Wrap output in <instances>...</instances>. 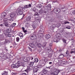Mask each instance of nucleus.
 Wrapping results in <instances>:
<instances>
[{
  "mask_svg": "<svg viewBox=\"0 0 75 75\" xmlns=\"http://www.w3.org/2000/svg\"><path fill=\"white\" fill-rule=\"evenodd\" d=\"M31 7V4H29L28 5H25L23 6V7H20L18 8V10L16 11V13H19L21 15H22L23 13V10H25L27 8H29Z\"/></svg>",
  "mask_w": 75,
  "mask_h": 75,
  "instance_id": "obj_1",
  "label": "nucleus"
},
{
  "mask_svg": "<svg viewBox=\"0 0 75 75\" xmlns=\"http://www.w3.org/2000/svg\"><path fill=\"white\" fill-rule=\"evenodd\" d=\"M44 30H45V28L43 27L40 28V29L39 30L38 35V37L41 38L43 37V36H44L43 34L44 33Z\"/></svg>",
  "mask_w": 75,
  "mask_h": 75,
  "instance_id": "obj_2",
  "label": "nucleus"
},
{
  "mask_svg": "<svg viewBox=\"0 0 75 75\" xmlns=\"http://www.w3.org/2000/svg\"><path fill=\"white\" fill-rule=\"evenodd\" d=\"M18 9H15L14 10V13H11L10 14V16L11 18H13L15 16H16V13H19V12H17L16 11H18Z\"/></svg>",
  "mask_w": 75,
  "mask_h": 75,
  "instance_id": "obj_3",
  "label": "nucleus"
},
{
  "mask_svg": "<svg viewBox=\"0 0 75 75\" xmlns=\"http://www.w3.org/2000/svg\"><path fill=\"white\" fill-rule=\"evenodd\" d=\"M44 8H45V10H47V11H48V10H51V4H49L47 5H46L45 6H44Z\"/></svg>",
  "mask_w": 75,
  "mask_h": 75,
  "instance_id": "obj_4",
  "label": "nucleus"
},
{
  "mask_svg": "<svg viewBox=\"0 0 75 75\" xmlns=\"http://www.w3.org/2000/svg\"><path fill=\"white\" fill-rule=\"evenodd\" d=\"M61 26V24L59 23H57L56 25L55 24H53L50 27V29L51 30H53L54 28H55V27H60Z\"/></svg>",
  "mask_w": 75,
  "mask_h": 75,
  "instance_id": "obj_5",
  "label": "nucleus"
},
{
  "mask_svg": "<svg viewBox=\"0 0 75 75\" xmlns=\"http://www.w3.org/2000/svg\"><path fill=\"white\" fill-rule=\"evenodd\" d=\"M20 66V64L18 63H16L15 64H13L11 65V68L12 69L16 68H18Z\"/></svg>",
  "mask_w": 75,
  "mask_h": 75,
  "instance_id": "obj_6",
  "label": "nucleus"
},
{
  "mask_svg": "<svg viewBox=\"0 0 75 75\" xmlns=\"http://www.w3.org/2000/svg\"><path fill=\"white\" fill-rule=\"evenodd\" d=\"M38 13H35L34 16H35V18H36L37 20L38 21H40V17L38 16Z\"/></svg>",
  "mask_w": 75,
  "mask_h": 75,
  "instance_id": "obj_7",
  "label": "nucleus"
},
{
  "mask_svg": "<svg viewBox=\"0 0 75 75\" xmlns=\"http://www.w3.org/2000/svg\"><path fill=\"white\" fill-rule=\"evenodd\" d=\"M48 12V10H47L45 9L43 11L42 9H40L39 11V13L40 14H42L43 12L44 13H46Z\"/></svg>",
  "mask_w": 75,
  "mask_h": 75,
  "instance_id": "obj_8",
  "label": "nucleus"
},
{
  "mask_svg": "<svg viewBox=\"0 0 75 75\" xmlns=\"http://www.w3.org/2000/svg\"><path fill=\"white\" fill-rule=\"evenodd\" d=\"M11 41V39L9 38L8 39H6L3 42L4 44H7L8 42H10Z\"/></svg>",
  "mask_w": 75,
  "mask_h": 75,
  "instance_id": "obj_9",
  "label": "nucleus"
},
{
  "mask_svg": "<svg viewBox=\"0 0 75 75\" xmlns=\"http://www.w3.org/2000/svg\"><path fill=\"white\" fill-rule=\"evenodd\" d=\"M54 13H57V12L58 13H59L60 11H61V10H60V9L59 8H55L54 9Z\"/></svg>",
  "mask_w": 75,
  "mask_h": 75,
  "instance_id": "obj_10",
  "label": "nucleus"
},
{
  "mask_svg": "<svg viewBox=\"0 0 75 75\" xmlns=\"http://www.w3.org/2000/svg\"><path fill=\"white\" fill-rule=\"evenodd\" d=\"M30 38L32 40H36V38H37V36L35 35H32L30 37Z\"/></svg>",
  "mask_w": 75,
  "mask_h": 75,
  "instance_id": "obj_11",
  "label": "nucleus"
},
{
  "mask_svg": "<svg viewBox=\"0 0 75 75\" xmlns=\"http://www.w3.org/2000/svg\"><path fill=\"white\" fill-rule=\"evenodd\" d=\"M54 74H55L56 75H58V74L59 73V70L57 69H54Z\"/></svg>",
  "mask_w": 75,
  "mask_h": 75,
  "instance_id": "obj_12",
  "label": "nucleus"
},
{
  "mask_svg": "<svg viewBox=\"0 0 75 75\" xmlns=\"http://www.w3.org/2000/svg\"><path fill=\"white\" fill-rule=\"evenodd\" d=\"M38 69L37 67H35L33 68V72L35 73L37 72V71H38Z\"/></svg>",
  "mask_w": 75,
  "mask_h": 75,
  "instance_id": "obj_13",
  "label": "nucleus"
},
{
  "mask_svg": "<svg viewBox=\"0 0 75 75\" xmlns=\"http://www.w3.org/2000/svg\"><path fill=\"white\" fill-rule=\"evenodd\" d=\"M4 35H0V40L1 41L4 40Z\"/></svg>",
  "mask_w": 75,
  "mask_h": 75,
  "instance_id": "obj_14",
  "label": "nucleus"
},
{
  "mask_svg": "<svg viewBox=\"0 0 75 75\" xmlns=\"http://www.w3.org/2000/svg\"><path fill=\"white\" fill-rule=\"evenodd\" d=\"M7 15V14L6 13L4 12H3L1 14V16L2 17H6V16Z\"/></svg>",
  "mask_w": 75,
  "mask_h": 75,
  "instance_id": "obj_15",
  "label": "nucleus"
},
{
  "mask_svg": "<svg viewBox=\"0 0 75 75\" xmlns=\"http://www.w3.org/2000/svg\"><path fill=\"white\" fill-rule=\"evenodd\" d=\"M56 38H58V39H59V38H61V35L60 33H58L57 34V35L56 36Z\"/></svg>",
  "mask_w": 75,
  "mask_h": 75,
  "instance_id": "obj_16",
  "label": "nucleus"
},
{
  "mask_svg": "<svg viewBox=\"0 0 75 75\" xmlns=\"http://www.w3.org/2000/svg\"><path fill=\"white\" fill-rule=\"evenodd\" d=\"M47 59L46 58H45L44 59H43L42 61V64H44L46 62H47Z\"/></svg>",
  "mask_w": 75,
  "mask_h": 75,
  "instance_id": "obj_17",
  "label": "nucleus"
},
{
  "mask_svg": "<svg viewBox=\"0 0 75 75\" xmlns=\"http://www.w3.org/2000/svg\"><path fill=\"white\" fill-rule=\"evenodd\" d=\"M9 21V19L7 18H4V23H7Z\"/></svg>",
  "mask_w": 75,
  "mask_h": 75,
  "instance_id": "obj_18",
  "label": "nucleus"
},
{
  "mask_svg": "<svg viewBox=\"0 0 75 75\" xmlns=\"http://www.w3.org/2000/svg\"><path fill=\"white\" fill-rule=\"evenodd\" d=\"M45 50L47 52H50L51 51V48H46Z\"/></svg>",
  "mask_w": 75,
  "mask_h": 75,
  "instance_id": "obj_19",
  "label": "nucleus"
},
{
  "mask_svg": "<svg viewBox=\"0 0 75 75\" xmlns=\"http://www.w3.org/2000/svg\"><path fill=\"white\" fill-rule=\"evenodd\" d=\"M45 37L46 38H47V39H49L50 37H51V36L49 34H46L45 35Z\"/></svg>",
  "mask_w": 75,
  "mask_h": 75,
  "instance_id": "obj_20",
  "label": "nucleus"
},
{
  "mask_svg": "<svg viewBox=\"0 0 75 75\" xmlns=\"http://www.w3.org/2000/svg\"><path fill=\"white\" fill-rule=\"evenodd\" d=\"M4 59H8V55L6 54H4Z\"/></svg>",
  "mask_w": 75,
  "mask_h": 75,
  "instance_id": "obj_21",
  "label": "nucleus"
},
{
  "mask_svg": "<svg viewBox=\"0 0 75 75\" xmlns=\"http://www.w3.org/2000/svg\"><path fill=\"white\" fill-rule=\"evenodd\" d=\"M46 68L44 69L42 71V72H43L44 74H45L47 73V70H46Z\"/></svg>",
  "mask_w": 75,
  "mask_h": 75,
  "instance_id": "obj_22",
  "label": "nucleus"
},
{
  "mask_svg": "<svg viewBox=\"0 0 75 75\" xmlns=\"http://www.w3.org/2000/svg\"><path fill=\"white\" fill-rule=\"evenodd\" d=\"M59 39L57 38H55L54 39V42H58L59 41Z\"/></svg>",
  "mask_w": 75,
  "mask_h": 75,
  "instance_id": "obj_23",
  "label": "nucleus"
},
{
  "mask_svg": "<svg viewBox=\"0 0 75 75\" xmlns=\"http://www.w3.org/2000/svg\"><path fill=\"white\" fill-rule=\"evenodd\" d=\"M37 45L39 48H41V47H42V45H41V44L40 43H38L37 44Z\"/></svg>",
  "mask_w": 75,
  "mask_h": 75,
  "instance_id": "obj_24",
  "label": "nucleus"
},
{
  "mask_svg": "<svg viewBox=\"0 0 75 75\" xmlns=\"http://www.w3.org/2000/svg\"><path fill=\"white\" fill-rule=\"evenodd\" d=\"M64 55L62 54H60V55H59V57L60 58V59H62L64 58Z\"/></svg>",
  "mask_w": 75,
  "mask_h": 75,
  "instance_id": "obj_25",
  "label": "nucleus"
},
{
  "mask_svg": "<svg viewBox=\"0 0 75 75\" xmlns=\"http://www.w3.org/2000/svg\"><path fill=\"white\" fill-rule=\"evenodd\" d=\"M4 24L5 26H6V27H10L9 26V24H8V23L7 22L4 23Z\"/></svg>",
  "mask_w": 75,
  "mask_h": 75,
  "instance_id": "obj_26",
  "label": "nucleus"
},
{
  "mask_svg": "<svg viewBox=\"0 0 75 75\" xmlns=\"http://www.w3.org/2000/svg\"><path fill=\"white\" fill-rule=\"evenodd\" d=\"M8 73L6 71H4L3 72V73L2 74V75H8Z\"/></svg>",
  "mask_w": 75,
  "mask_h": 75,
  "instance_id": "obj_27",
  "label": "nucleus"
},
{
  "mask_svg": "<svg viewBox=\"0 0 75 75\" xmlns=\"http://www.w3.org/2000/svg\"><path fill=\"white\" fill-rule=\"evenodd\" d=\"M33 64H34V62H30L29 64V67H33Z\"/></svg>",
  "mask_w": 75,
  "mask_h": 75,
  "instance_id": "obj_28",
  "label": "nucleus"
},
{
  "mask_svg": "<svg viewBox=\"0 0 75 75\" xmlns=\"http://www.w3.org/2000/svg\"><path fill=\"white\" fill-rule=\"evenodd\" d=\"M23 35L22 33H20L19 34V35L20 36V38L22 39L23 38Z\"/></svg>",
  "mask_w": 75,
  "mask_h": 75,
  "instance_id": "obj_29",
  "label": "nucleus"
},
{
  "mask_svg": "<svg viewBox=\"0 0 75 75\" xmlns=\"http://www.w3.org/2000/svg\"><path fill=\"white\" fill-rule=\"evenodd\" d=\"M34 62H38V59L37 58H35L34 59Z\"/></svg>",
  "mask_w": 75,
  "mask_h": 75,
  "instance_id": "obj_30",
  "label": "nucleus"
},
{
  "mask_svg": "<svg viewBox=\"0 0 75 75\" xmlns=\"http://www.w3.org/2000/svg\"><path fill=\"white\" fill-rule=\"evenodd\" d=\"M4 53H2L0 54V57L1 58H3L4 57Z\"/></svg>",
  "mask_w": 75,
  "mask_h": 75,
  "instance_id": "obj_31",
  "label": "nucleus"
},
{
  "mask_svg": "<svg viewBox=\"0 0 75 75\" xmlns=\"http://www.w3.org/2000/svg\"><path fill=\"white\" fill-rule=\"evenodd\" d=\"M27 21H31V17L29 16L27 19Z\"/></svg>",
  "mask_w": 75,
  "mask_h": 75,
  "instance_id": "obj_32",
  "label": "nucleus"
},
{
  "mask_svg": "<svg viewBox=\"0 0 75 75\" xmlns=\"http://www.w3.org/2000/svg\"><path fill=\"white\" fill-rule=\"evenodd\" d=\"M30 67H27V70H25V71L26 72H28V71H29V70H30Z\"/></svg>",
  "mask_w": 75,
  "mask_h": 75,
  "instance_id": "obj_33",
  "label": "nucleus"
},
{
  "mask_svg": "<svg viewBox=\"0 0 75 75\" xmlns=\"http://www.w3.org/2000/svg\"><path fill=\"white\" fill-rule=\"evenodd\" d=\"M67 61L69 62H72V61H71V59H70L69 58H67Z\"/></svg>",
  "mask_w": 75,
  "mask_h": 75,
  "instance_id": "obj_34",
  "label": "nucleus"
},
{
  "mask_svg": "<svg viewBox=\"0 0 75 75\" xmlns=\"http://www.w3.org/2000/svg\"><path fill=\"white\" fill-rule=\"evenodd\" d=\"M72 62H75V58L73 57L71 59Z\"/></svg>",
  "mask_w": 75,
  "mask_h": 75,
  "instance_id": "obj_35",
  "label": "nucleus"
},
{
  "mask_svg": "<svg viewBox=\"0 0 75 75\" xmlns=\"http://www.w3.org/2000/svg\"><path fill=\"white\" fill-rule=\"evenodd\" d=\"M18 64L20 65V66H19V67H20V66H22V67H24V63H21Z\"/></svg>",
  "mask_w": 75,
  "mask_h": 75,
  "instance_id": "obj_36",
  "label": "nucleus"
},
{
  "mask_svg": "<svg viewBox=\"0 0 75 75\" xmlns=\"http://www.w3.org/2000/svg\"><path fill=\"white\" fill-rule=\"evenodd\" d=\"M46 45H47V43L46 42H44L42 45V46L43 47H45L46 46Z\"/></svg>",
  "mask_w": 75,
  "mask_h": 75,
  "instance_id": "obj_37",
  "label": "nucleus"
},
{
  "mask_svg": "<svg viewBox=\"0 0 75 75\" xmlns=\"http://www.w3.org/2000/svg\"><path fill=\"white\" fill-rule=\"evenodd\" d=\"M34 57H30L28 58V59L33 61L34 59Z\"/></svg>",
  "mask_w": 75,
  "mask_h": 75,
  "instance_id": "obj_38",
  "label": "nucleus"
},
{
  "mask_svg": "<svg viewBox=\"0 0 75 75\" xmlns=\"http://www.w3.org/2000/svg\"><path fill=\"white\" fill-rule=\"evenodd\" d=\"M30 61V59L28 60L27 59H26L24 60V62H28Z\"/></svg>",
  "mask_w": 75,
  "mask_h": 75,
  "instance_id": "obj_39",
  "label": "nucleus"
},
{
  "mask_svg": "<svg viewBox=\"0 0 75 75\" xmlns=\"http://www.w3.org/2000/svg\"><path fill=\"white\" fill-rule=\"evenodd\" d=\"M4 52H7L8 51V50H7V48L6 47H5L4 50Z\"/></svg>",
  "mask_w": 75,
  "mask_h": 75,
  "instance_id": "obj_40",
  "label": "nucleus"
},
{
  "mask_svg": "<svg viewBox=\"0 0 75 75\" xmlns=\"http://www.w3.org/2000/svg\"><path fill=\"white\" fill-rule=\"evenodd\" d=\"M65 28L67 29H71V26H67L65 28H64V29H65Z\"/></svg>",
  "mask_w": 75,
  "mask_h": 75,
  "instance_id": "obj_41",
  "label": "nucleus"
},
{
  "mask_svg": "<svg viewBox=\"0 0 75 75\" xmlns=\"http://www.w3.org/2000/svg\"><path fill=\"white\" fill-rule=\"evenodd\" d=\"M16 25V23H13L11 25V26L12 27H14Z\"/></svg>",
  "mask_w": 75,
  "mask_h": 75,
  "instance_id": "obj_42",
  "label": "nucleus"
},
{
  "mask_svg": "<svg viewBox=\"0 0 75 75\" xmlns=\"http://www.w3.org/2000/svg\"><path fill=\"white\" fill-rule=\"evenodd\" d=\"M62 40L64 43L65 44H67V43H66V40L65 39H63Z\"/></svg>",
  "mask_w": 75,
  "mask_h": 75,
  "instance_id": "obj_43",
  "label": "nucleus"
},
{
  "mask_svg": "<svg viewBox=\"0 0 75 75\" xmlns=\"http://www.w3.org/2000/svg\"><path fill=\"white\" fill-rule=\"evenodd\" d=\"M38 68V69H39V68H41L42 67V66L41 65H39L38 67H36Z\"/></svg>",
  "mask_w": 75,
  "mask_h": 75,
  "instance_id": "obj_44",
  "label": "nucleus"
},
{
  "mask_svg": "<svg viewBox=\"0 0 75 75\" xmlns=\"http://www.w3.org/2000/svg\"><path fill=\"white\" fill-rule=\"evenodd\" d=\"M16 41L17 42H18V41H19L20 40V38H19L18 37H17L16 38Z\"/></svg>",
  "mask_w": 75,
  "mask_h": 75,
  "instance_id": "obj_45",
  "label": "nucleus"
},
{
  "mask_svg": "<svg viewBox=\"0 0 75 75\" xmlns=\"http://www.w3.org/2000/svg\"><path fill=\"white\" fill-rule=\"evenodd\" d=\"M38 6L39 8H41V7H42V5L40 4H38Z\"/></svg>",
  "mask_w": 75,
  "mask_h": 75,
  "instance_id": "obj_46",
  "label": "nucleus"
},
{
  "mask_svg": "<svg viewBox=\"0 0 75 75\" xmlns=\"http://www.w3.org/2000/svg\"><path fill=\"white\" fill-rule=\"evenodd\" d=\"M10 21H13L14 20V19H13V18H11L10 19H9Z\"/></svg>",
  "mask_w": 75,
  "mask_h": 75,
  "instance_id": "obj_47",
  "label": "nucleus"
},
{
  "mask_svg": "<svg viewBox=\"0 0 75 75\" xmlns=\"http://www.w3.org/2000/svg\"><path fill=\"white\" fill-rule=\"evenodd\" d=\"M7 36L9 37H11V35L9 33L7 34Z\"/></svg>",
  "mask_w": 75,
  "mask_h": 75,
  "instance_id": "obj_48",
  "label": "nucleus"
},
{
  "mask_svg": "<svg viewBox=\"0 0 75 75\" xmlns=\"http://www.w3.org/2000/svg\"><path fill=\"white\" fill-rule=\"evenodd\" d=\"M64 23L65 24H69V22L68 21H66L64 22Z\"/></svg>",
  "mask_w": 75,
  "mask_h": 75,
  "instance_id": "obj_49",
  "label": "nucleus"
},
{
  "mask_svg": "<svg viewBox=\"0 0 75 75\" xmlns=\"http://www.w3.org/2000/svg\"><path fill=\"white\" fill-rule=\"evenodd\" d=\"M65 8V7L64 6H62L60 8L61 9H64Z\"/></svg>",
  "mask_w": 75,
  "mask_h": 75,
  "instance_id": "obj_50",
  "label": "nucleus"
},
{
  "mask_svg": "<svg viewBox=\"0 0 75 75\" xmlns=\"http://www.w3.org/2000/svg\"><path fill=\"white\" fill-rule=\"evenodd\" d=\"M48 57L49 58H51L52 57V54H49Z\"/></svg>",
  "mask_w": 75,
  "mask_h": 75,
  "instance_id": "obj_51",
  "label": "nucleus"
},
{
  "mask_svg": "<svg viewBox=\"0 0 75 75\" xmlns=\"http://www.w3.org/2000/svg\"><path fill=\"white\" fill-rule=\"evenodd\" d=\"M33 11L34 12H35L36 11V9L35 8H34L33 9Z\"/></svg>",
  "mask_w": 75,
  "mask_h": 75,
  "instance_id": "obj_52",
  "label": "nucleus"
},
{
  "mask_svg": "<svg viewBox=\"0 0 75 75\" xmlns=\"http://www.w3.org/2000/svg\"><path fill=\"white\" fill-rule=\"evenodd\" d=\"M72 13L73 14H75V10L72 11Z\"/></svg>",
  "mask_w": 75,
  "mask_h": 75,
  "instance_id": "obj_53",
  "label": "nucleus"
},
{
  "mask_svg": "<svg viewBox=\"0 0 75 75\" xmlns=\"http://www.w3.org/2000/svg\"><path fill=\"white\" fill-rule=\"evenodd\" d=\"M23 31V32L25 33V34H26V33H27V30H24Z\"/></svg>",
  "mask_w": 75,
  "mask_h": 75,
  "instance_id": "obj_54",
  "label": "nucleus"
},
{
  "mask_svg": "<svg viewBox=\"0 0 75 75\" xmlns=\"http://www.w3.org/2000/svg\"><path fill=\"white\" fill-rule=\"evenodd\" d=\"M52 43H50V44H49V45L50 47H51L52 46Z\"/></svg>",
  "mask_w": 75,
  "mask_h": 75,
  "instance_id": "obj_55",
  "label": "nucleus"
},
{
  "mask_svg": "<svg viewBox=\"0 0 75 75\" xmlns=\"http://www.w3.org/2000/svg\"><path fill=\"white\" fill-rule=\"evenodd\" d=\"M72 51H71L70 52L71 54H73V53H74V50H72Z\"/></svg>",
  "mask_w": 75,
  "mask_h": 75,
  "instance_id": "obj_56",
  "label": "nucleus"
},
{
  "mask_svg": "<svg viewBox=\"0 0 75 75\" xmlns=\"http://www.w3.org/2000/svg\"><path fill=\"white\" fill-rule=\"evenodd\" d=\"M74 41H72V42H71V46H72V45H74Z\"/></svg>",
  "mask_w": 75,
  "mask_h": 75,
  "instance_id": "obj_57",
  "label": "nucleus"
},
{
  "mask_svg": "<svg viewBox=\"0 0 75 75\" xmlns=\"http://www.w3.org/2000/svg\"><path fill=\"white\" fill-rule=\"evenodd\" d=\"M51 66H50V67H46V68H48L49 69H51Z\"/></svg>",
  "mask_w": 75,
  "mask_h": 75,
  "instance_id": "obj_58",
  "label": "nucleus"
},
{
  "mask_svg": "<svg viewBox=\"0 0 75 75\" xmlns=\"http://www.w3.org/2000/svg\"><path fill=\"white\" fill-rule=\"evenodd\" d=\"M22 75H27V74L25 73H22Z\"/></svg>",
  "mask_w": 75,
  "mask_h": 75,
  "instance_id": "obj_59",
  "label": "nucleus"
},
{
  "mask_svg": "<svg viewBox=\"0 0 75 75\" xmlns=\"http://www.w3.org/2000/svg\"><path fill=\"white\" fill-rule=\"evenodd\" d=\"M33 28L34 29H35V25H33Z\"/></svg>",
  "mask_w": 75,
  "mask_h": 75,
  "instance_id": "obj_60",
  "label": "nucleus"
},
{
  "mask_svg": "<svg viewBox=\"0 0 75 75\" xmlns=\"http://www.w3.org/2000/svg\"><path fill=\"white\" fill-rule=\"evenodd\" d=\"M68 52H69L67 50V51L66 54H67V55L68 54H69V53Z\"/></svg>",
  "mask_w": 75,
  "mask_h": 75,
  "instance_id": "obj_61",
  "label": "nucleus"
},
{
  "mask_svg": "<svg viewBox=\"0 0 75 75\" xmlns=\"http://www.w3.org/2000/svg\"><path fill=\"white\" fill-rule=\"evenodd\" d=\"M51 75H56L55 73H51Z\"/></svg>",
  "mask_w": 75,
  "mask_h": 75,
  "instance_id": "obj_62",
  "label": "nucleus"
},
{
  "mask_svg": "<svg viewBox=\"0 0 75 75\" xmlns=\"http://www.w3.org/2000/svg\"><path fill=\"white\" fill-rule=\"evenodd\" d=\"M62 49H60L59 50V52H61V51H62Z\"/></svg>",
  "mask_w": 75,
  "mask_h": 75,
  "instance_id": "obj_63",
  "label": "nucleus"
},
{
  "mask_svg": "<svg viewBox=\"0 0 75 75\" xmlns=\"http://www.w3.org/2000/svg\"><path fill=\"white\" fill-rule=\"evenodd\" d=\"M72 50H73V51L74 52V53L75 54V49H72Z\"/></svg>",
  "mask_w": 75,
  "mask_h": 75,
  "instance_id": "obj_64",
  "label": "nucleus"
}]
</instances>
